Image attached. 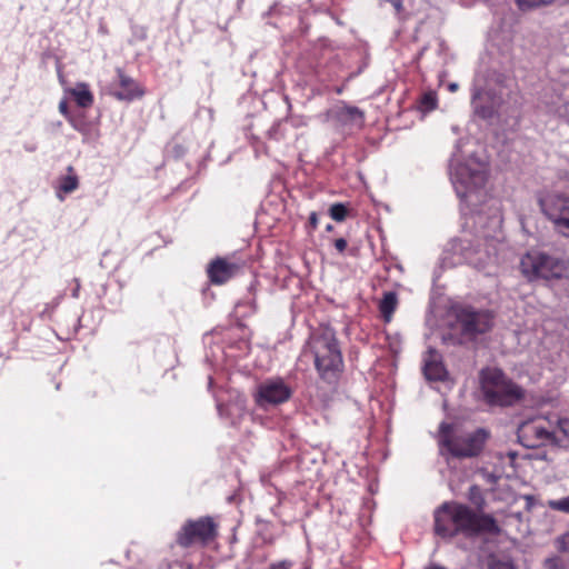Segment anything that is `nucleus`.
I'll return each instance as SVG.
<instances>
[{"instance_id": "nucleus-1", "label": "nucleus", "mask_w": 569, "mask_h": 569, "mask_svg": "<svg viewBox=\"0 0 569 569\" xmlns=\"http://www.w3.org/2000/svg\"><path fill=\"white\" fill-rule=\"evenodd\" d=\"M468 499L479 509L457 501H446L433 511V531L442 539L463 536L473 539L482 535L500 536L502 532L496 518L482 512L486 499L479 486L472 485L468 490Z\"/></svg>"}, {"instance_id": "nucleus-19", "label": "nucleus", "mask_w": 569, "mask_h": 569, "mask_svg": "<svg viewBox=\"0 0 569 569\" xmlns=\"http://www.w3.org/2000/svg\"><path fill=\"white\" fill-rule=\"evenodd\" d=\"M67 172L68 174L59 178L57 196L58 198H60V200H63V198L60 196V192L68 194L77 190L79 187V178L76 174L72 166H69L67 168Z\"/></svg>"}, {"instance_id": "nucleus-22", "label": "nucleus", "mask_w": 569, "mask_h": 569, "mask_svg": "<svg viewBox=\"0 0 569 569\" xmlns=\"http://www.w3.org/2000/svg\"><path fill=\"white\" fill-rule=\"evenodd\" d=\"M398 303L397 293L388 291L380 301L379 309L386 320H389Z\"/></svg>"}, {"instance_id": "nucleus-18", "label": "nucleus", "mask_w": 569, "mask_h": 569, "mask_svg": "<svg viewBox=\"0 0 569 569\" xmlns=\"http://www.w3.org/2000/svg\"><path fill=\"white\" fill-rule=\"evenodd\" d=\"M219 417L229 426L240 425L247 413L246 402L241 399L232 400L227 403H217Z\"/></svg>"}, {"instance_id": "nucleus-35", "label": "nucleus", "mask_w": 569, "mask_h": 569, "mask_svg": "<svg viewBox=\"0 0 569 569\" xmlns=\"http://www.w3.org/2000/svg\"><path fill=\"white\" fill-rule=\"evenodd\" d=\"M309 226L312 230L317 229L318 227V214L315 211H312L309 216Z\"/></svg>"}, {"instance_id": "nucleus-15", "label": "nucleus", "mask_w": 569, "mask_h": 569, "mask_svg": "<svg viewBox=\"0 0 569 569\" xmlns=\"http://www.w3.org/2000/svg\"><path fill=\"white\" fill-rule=\"evenodd\" d=\"M331 118L343 128H362L365 124V112L355 106L336 108L331 112Z\"/></svg>"}, {"instance_id": "nucleus-28", "label": "nucleus", "mask_w": 569, "mask_h": 569, "mask_svg": "<svg viewBox=\"0 0 569 569\" xmlns=\"http://www.w3.org/2000/svg\"><path fill=\"white\" fill-rule=\"evenodd\" d=\"M283 121L279 120L274 122L271 128L268 130V137L269 139L279 141L284 138V131H283Z\"/></svg>"}, {"instance_id": "nucleus-17", "label": "nucleus", "mask_w": 569, "mask_h": 569, "mask_svg": "<svg viewBox=\"0 0 569 569\" xmlns=\"http://www.w3.org/2000/svg\"><path fill=\"white\" fill-rule=\"evenodd\" d=\"M238 269L239 267L236 263L228 262L223 258H217L210 262L207 272L213 284H223L236 274Z\"/></svg>"}, {"instance_id": "nucleus-45", "label": "nucleus", "mask_w": 569, "mask_h": 569, "mask_svg": "<svg viewBox=\"0 0 569 569\" xmlns=\"http://www.w3.org/2000/svg\"><path fill=\"white\" fill-rule=\"evenodd\" d=\"M212 382H213L212 378H211V377H209V387H211V386H212Z\"/></svg>"}, {"instance_id": "nucleus-2", "label": "nucleus", "mask_w": 569, "mask_h": 569, "mask_svg": "<svg viewBox=\"0 0 569 569\" xmlns=\"http://www.w3.org/2000/svg\"><path fill=\"white\" fill-rule=\"evenodd\" d=\"M307 345L319 379L329 386L337 385L345 362L336 330L330 326H320L310 335Z\"/></svg>"}, {"instance_id": "nucleus-43", "label": "nucleus", "mask_w": 569, "mask_h": 569, "mask_svg": "<svg viewBox=\"0 0 569 569\" xmlns=\"http://www.w3.org/2000/svg\"><path fill=\"white\" fill-rule=\"evenodd\" d=\"M140 39H141V40H144V39H146V32H144V30H142L141 36H140Z\"/></svg>"}, {"instance_id": "nucleus-11", "label": "nucleus", "mask_w": 569, "mask_h": 569, "mask_svg": "<svg viewBox=\"0 0 569 569\" xmlns=\"http://www.w3.org/2000/svg\"><path fill=\"white\" fill-rule=\"evenodd\" d=\"M517 438L519 443L528 449H536L548 443L557 442V438L552 431L532 421H526L520 425L517 431Z\"/></svg>"}, {"instance_id": "nucleus-23", "label": "nucleus", "mask_w": 569, "mask_h": 569, "mask_svg": "<svg viewBox=\"0 0 569 569\" xmlns=\"http://www.w3.org/2000/svg\"><path fill=\"white\" fill-rule=\"evenodd\" d=\"M438 107V98L435 91L425 92L418 102V109L423 112H430Z\"/></svg>"}, {"instance_id": "nucleus-32", "label": "nucleus", "mask_w": 569, "mask_h": 569, "mask_svg": "<svg viewBox=\"0 0 569 569\" xmlns=\"http://www.w3.org/2000/svg\"><path fill=\"white\" fill-rule=\"evenodd\" d=\"M558 542L560 550L569 551V531L559 537Z\"/></svg>"}, {"instance_id": "nucleus-31", "label": "nucleus", "mask_w": 569, "mask_h": 569, "mask_svg": "<svg viewBox=\"0 0 569 569\" xmlns=\"http://www.w3.org/2000/svg\"><path fill=\"white\" fill-rule=\"evenodd\" d=\"M293 562L291 560H280L269 565L267 569H292Z\"/></svg>"}, {"instance_id": "nucleus-6", "label": "nucleus", "mask_w": 569, "mask_h": 569, "mask_svg": "<svg viewBox=\"0 0 569 569\" xmlns=\"http://www.w3.org/2000/svg\"><path fill=\"white\" fill-rule=\"evenodd\" d=\"M522 276L529 281L558 280L563 278L568 266L567 262L555 254L540 250L526 252L519 264Z\"/></svg>"}, {"instance_id": "nucleus-27", "label": "nucleus", "mask_w": 569, "mask_h": 569, "mask_svg": "<svg viewBox=\"0 0 569 569\" xmlns=\"http://www.w3.org/2000/svg\"><path fill=\"white\" fill-rule=\"evenodd\" d=\"M548 507L552 510L569 515V496L557 500H549Z\"/></svg>"}, {"instance_id": "nucleus-16", "label": "nucleus", "mask_w": 569, "mask_h": 569, "mask_svg": "<svg viewBox=\"0 0 569 569\" xmlns=\"http://www.w3.org/2000/svg\"><path fill=\"white\" fill-rule=\"evenodd\" d=\"M120 90L112 92V96L119 101H133L144 94V90L131 77L127 76L122 69H117Z\"/></svg>"}, {"instance_id": "nucleus-36", "label": "nucleus", "mask_w": 569, "mask_h": 569, "mask_svg": "<svg viewBox=\"0 0 569 569\" xmlns=\"http://www.w3.org/2000/svg\"><path fill=\"white\" fill-rule=\"evenodd\" d=\"M525 500H526V509L531 510L533 508V506L536 505V498L531 495H527V496H525Z\"/></svg>"}, {"instance_id": "nucleus-44", "label": "nucleus", "mask_w": 569, "mask_h": 569, "mask_svg": "<svg viewBox=\"0 0 569 569\" xmlns=\"http://www.w3.org/2000/svg\"><path fill=\"white\" fill-rule=\"evenodd\" d=\"M244 0H238V8H240L243 4Z\"/></svg>"}, {"instance_id": "nucleus-30", "label": "nucleus", "mask_w": 569, "mask_h": 569, "mask_svg": "<svg viewBox=\"0 0 569 569\" xmlns=\"http://www.w3.org/2000/svg\"><path fill=\"white\" fill-rule=\"evenodd\" d=\"M555 226V229L563 237L569 238V216L560 219Z\"/></svg>"}, {"instance_id": "nucleus-39", "label": "nucleus", "mask_w": 569, "mask_h": 569, "mask_svg": "<svg viewBox=\"0 0 569 569\" xmlns=\"http://www.w3.org/2000/svg\"><path fill=\"white\" fill-rule=\"evenodd\" d=\"M425 569H447L445 566L432 563Z\"/></svg>"}, {"instance_id": "nucleus-24", "label": "nucleus", "mask_w": 569, "mask_h": 569, "mask_svg": "<svg viewBox=\"0 0 569 569\" xmlns=\"http://www.w3.org/2000/svg\"><path fill=\"white\" fill-rule=\"evenodd\" d=\"M329 214L333 220L341 222L348 216V207L342 202L333 203L329 209Z\"/></svg>"}, {"instance_id": "nucleus-41", "label": "nucleus", "mask_w": 569, "mask_h": 569, "mask_svg": "<svg viewBox=\"0 0 569 569\" xmlns=\"http://www.w3.org/2000/svg\"><path fill=\"white\" fill-rule=\"evenodd\" d=\"M78 291H79V287H77L73 292H72V297H78Z\"/></svg>"}, {"instance_id": "nucleus-10", "label": "nucleus", "mask_w": 569, "mask_h": 569, "mask_svg": "<svg viewBox=\"0 0 569 569\" xmlns=\"http://www.w3.org/2000/svg\"><path fill=\"white\" fill-rule=\"evenodd\" d=\"M502 97L492 88L473 87L471 108L473 114L482 120H491L498 114Z\"/></svg>"}, {"instance_id": "nucleus-12", "label": "nucleus", "mask_w": 569, "mask_h": 569, "mask_svg": "<svg viewBox=\"0 0 569 569\" xmlns=\"http://www.w3.org/2000/svg\"><path fill=\"white\" fill-rule=\"evenodd\" d=\"M462 256L467 263L483 269L496 259L495 248L487 239H476L462 246Z\"/></svg>"}, {"instance_id": "nucleus-33", "label": "nucleus", "mask_w": 569, "mask_h": 569, "mask_svg": "<svg viewBox=\"0 0 569 569\" xmlns=\"http://www.w3.org/2000/svg\"><path fill=\"white\" fill-rule=\"evenodd\" d=\"M59 111L62 116L66 117V119L72 117L71 113L69 112V107H68V101L66 99H62L60 102H59Z\"/></svg>"}, {"instance_id": "nucleus-42", "label": "nucleus", "mask_w": 569, "mask_h": 569, "mask_svg": "<svg viewBox=\"0 0 569 569\" xmlns=\"http://www.w3.org/2000/svg\"><path fill=\"white\" fill-rule=\"evenodd\" d=\"M326 230H327V231H332V230H333V226L329 223V224L326 227Z\"/></svg>"}, {"instance_id": "nucleus-29", "label": "nucleus", "mask_w": 569, "mask_h": 569, "mask_svg": "<svg viewBox=\"0 0 569 569\" xmlns=\"http://www.w3.org/2000/svg\"><path fill=\"white\" fill-rule=\"evenodd\" d=\"M380 2L390 3L395 10V14L401 19L405 13L403 0H379Z\"/></svg>"}, {"instance_id": "nucleus-3", "label": "nucleus", "mask_w": 569, "mask_h": 569, "mask_svg": "<svg viewBox=\"0 0 569 569\" xmlns=\"http://www.w3.org/2000/svg\"><path fill=\"white\" fill-rule=\"evenodd\" d=\"M460 148L461 140H458L449 161V174L457 196L465 200L471 193L485 187L488 170L486 162L472 156L466 161H460Z\"/></svg>"}, {"instance_id": "nucleus-8", "label": "nucleus", "mask_w": 569, "mask_h": 569, "mask_svg": "<svg viewBox=\"0 0 569 569\" xmlns=\"http://www.w3.org/2000/svg\"><path fill=\"white\" fill-rule=\"evenodd\" d=\"M291 396V388L279 377L260 382L253 395L256 405L264 410L287 402Z\"/></svg>"}, {"instance_id": "nucleus-14", "label": "nucleus", "mask_w": 569, "mask_h": 569, "mask_svg": "<svg viewBox=\"0 0 569 569\" xmlns=\"http://www.w3.org/2000/svg\"><path fill=\"white\" fill-rule=\"evenodd\" d=\"M422 361V372L428 381L443 382L448 379V370L443 365L442 356L437 349L429 347Z\"/></svg>"}, {"instance_id": "nucleus-4", "label": "nucleus", "mask_w": 569, "mask_h": 569, "mask_svg": "<svg viewBox=\"0 0 569 569\" xmlns=\"http://www.w3.org/2000/svg\"><path fill=\"white\" fill-rule=\"evenodd\" d=\"M479 383L483 400L489 406L511 407L525 398L523 388L497 367L482 368Z\"/></svg>"}, {"instance_id": "nucleus-9", "label": "nucleus", "mask_w": 569, "mask_h": 569, "mask_svg": "<svg viewBox=\"0 0 569 569\" xmlns=\"http://www.w3.org/2000/svg\"><path fill=\"white\" fill-rule=\"evenodd\" d=\"M456 316L466 336L483 335L493 326V315L489 310L465 306L457 309Z\"/></svg>"}, {"instance_id": "nucleus-5", "label": "nucleus", "mask_w": 569, "mask_h": 569, "mask_svg": "<svg viewBox=\"0 0 569 569\" xmlns=\"http://www.w3.org/2000/svg\"><path fill=\"white\" fill-rule=\"evenodd\" d=\"M489 432L478 428L471 432H458L453 423L442 421L439 426V445L455 458L477 457L483 450Z\"/></svg>"}, {"instance_id": "nucleus-21", "label": "nucleus", "mask_w": 569, "mask_h": 569, "mask_svg": "<svg viewBox=\"0 0 569 569\" xmlns=\"http://www.w3.org/2000/svg\"><path fill=\"white\" fill-rule=\"evenodd\" d=\"M71 94L74 97L80 108H89L93 103V94L86 83L77 84V87L71 90Z\"/></svg>"}, {"instance_id": "nucleus-7", "label": "nucleus", "mask_w": 569, "mask_h": 569, "mask_svg": "<svg viewBox=\"0 0 569 569\" xmlns=\"http://www.w3.org/2000/svg\"><path fill=\"white\" fill-rule=\"evenodd\" d=\"M217 535V525L213 519L209 516L200 517L197 520L186 521L177 533V543L183 548H189L197 542L206 545Z\"/></svg>"}, {"instance_id": "nucleus-37", "label": "nucleus", "mask_w": 569, "mask_h": 569, "mask_svg": "<svg viewBox=\"0 0 569 569\" xmlns=\"http://www.w3.org/2000/svg\"><path fill=\"white\" fill-rule=\"evenodd\" d=\"M172 151L177 158L182 157L186 152L184 148L180 144H174Z\"/></svg>"}, {"instance_id": "nucleus-25", "label": "nucleus", "mask_w": 569, "mask_h": 569, "mask_svg": "<svg viewBox=\"0 0 569 569\" xmlns=\"http://www.w3.org/2000/svg\"><path fill=\"white\" fill-rule=\"evenodd\" d=\"M555 0H517V6L521 11L531 10L541 6L551 4Z\"/></svg>"}, {"instance_id": "nucleus-26", "label": "nucleus", "mask_w": 569, "mask_h": 569, "mask_svg": "<svg viewBox=\"0 0 569 569\" xmlns=\"http://www.w3.org/2000/svg\"><path fill=\"white\" fill-rule=\"evenodd\" d=\"M543 566L546 569H569V562L558 556L547 558Z\"/></svg>"}, {"instance_id": "nucleus-38", "label": "nucleus", "mask_w": 569, "mask_h": 569, "mask_svg": "<svg viewBox=\"0 0 569 569\" xmlns=\"http://www.w3.org/2000/svg\"><path fill=\"white\" fill-rule=\"evenodd\" d=\"M71 127L77 131H82L81 124L74 119V117H70L67 119Z\"/></svg>"}, {"instance_id": "nucleus-40", "label": "nucleus", "mask_w": 569, "mask_h": 569, "mask_svg": "<svg viewBox=\"0 0 569 569\" xmlns=\"http://www.w3.org/2000/svg\"><path fill=\"white\" fill-rule=\"evenodd\" d=\"M458 88H459V86H458V83H456V82H452V83H450V84L448 86V89H449V91H451V92L457 91V90H458Z\"/></svg>"}, {"instance_id": "nucleus-20", "label": "nucleus", "mask_w": 569, "mask_h": 569, "mask_svg": "<svg viewBox=\"0 0 569 569\" xmlns=\"http://www.w3.org/2000/svg\"><path fill=\"white\" fill-rule=\"evenodd\" d=\"M487 569H517V565L510 556H500L493 551L485 558Z\"/></svg>"}, {"instance_id": "nucleus-13", "label": "nucleus", "mask_w": 569, "mask_h": 569, "mask_svg": "<svg viewBox=\"0 0 569 569\" xmlns=\"http://www.w3.org/2000/svg\"><path fill=\"white\" fill-rule=\"evenodd\" d=\"M543 214L553 223L569 216V197L562 194H549L539 200Z\"/></svg>"}, {"instance_id": "nucleus-34", "label": "nucleus", "mask_w": 569, "mask_h": 569, "mask_svg": "<svg viewBox=\"0 0 569 569\" xmlns=\"http://www.w3.org/2000/svg\"><path fill=\"white\" fill-rule=\"evenodd\" d=\"M347 240L343 238H339L335 240V247L339 252H343L347 248Z\"/></svg>"}]
</instances>
